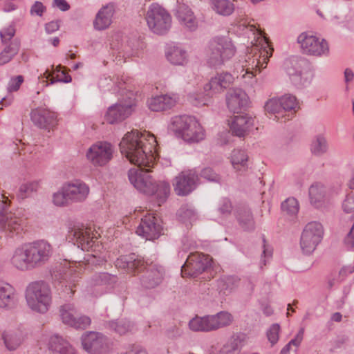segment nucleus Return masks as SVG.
<instances>
[{"instance_id":"f257e3e1","label":"nucleus","mask_w":354,"mask_h":354,"mask_svg":"<svg viewBox=\"0 0 354 354\" xmlns=\"http://www.w3.org/2000/svg\"><path fill=\"white\" fill-rule=\"evenodd\" d=\"M156 146L157 140L153 134L138 130L128 132L120 142L121 153L138 166L129 171L130 183L138 191L147 195H153L154 181L149 174V169L145 170L142 167H153Z\"/></svg>"},{"instance_id":"f03ea898","label":"nucleus","mask_w":354,"mask_h":354,"mask_svg":"<svg viewBox=\"0 0 354 354\" xmlns=\"http://www.w3.org/2000/svg\"><path fill=\"white\" fill-rule=\"evenodd\" d=\"M115 265L118 268L124 269L133 274L146 270L140 278V283L147 289L155 288L164 279L165 269L162 266L156 263H149L134 253L120 256L115 261Z\"/></svg>"},{"instance_id":"7ed1b4c3","label":"nucleus","mask_w":354,"mask_h":354,"mask_svg":"<svg viewBox=\"0 0 354 354\" xmlns=\"http://www.w3.org/2000/svg\"><path fill=\"white\" fill-rule=\"evenodd\" d=\"M52 254V247L44 240L34 241L16 249L11 259L14 267L28 270L46 263Z\"/></svg>"},{"instance_id":"20e7f679","label":"nucleus","mask_w":354,"mask_h":354,"mask_svg":"<svg viewBox=\"0 0 354 354\" xmlns=\"http://www.w3.org/2000/svg\"><path fill=\"white\" fill-rule=\"evenodd\" d=\"M170 125L176 135L187 143H198L205 138L203 127L193 116L176 115L171 118Z\"/></svg>"},{"instance_id":"39448f33","label":"nucleus","mask_w":354,"mask_h":354,"mask_svg":"<svg viewBox=\"0 0 354 354\" xmlns=\"http://www.w3.org/2000/svg\"><path fill=\"white\" fill-rule=\"evenodd\" d=\"M235 53V46L229 38L216 37L209 42L206 52L207 63L211 67L221 68Z\"/></svg>"},{"instance_id":"423d86ee","label":"nucleus","mask_w":354,"mask_h":354,"mask_svg":"<svg viewBox=\"0 0 354 354\" xmlns=\"http://www.w3.org/2000/svg\"><path fill=\"white\" fill-rule=\"evenodd\" d=\"M26 299L28 307L33 311L46 313L52 302L51 291L49 285L43 281L30 283L26 290Z\"/></svg>"},{"instance_id":"0eeeda50","label":"nucleus","mask_w":354,"mask_h":354,"mask_svg":"<svg viewBox=\"0 0 354 354\" xmlns=\"http://www.w3.org/2000/svg\"><path fill=\"white\" fill-rule=\"evenodd\" d=\"M89 194L88 186L80 180L68 183L53 194V201L57 206H65L73 203H81Z\"/></svg>"},{"instance_id":"6e6552de","label":"nucleus","mask_w":354,"mask_h":354,"mask_svg":"<svg viewBox=\"0 0 354 354\" xmlns=\"http://www.w3.org/2000/svg\"><path fill=\"white\" fill-rule=\"evenodd\" d=\"M233 321L231 313L220 311L215 315L196 316L189 322V328L194 332H211L228 326Z\"/></svg>"},{"instance_id":"1a4fd4ad","label":"nucleus","mask_w":354,"mask_h":354,"mask_svg":"<svg viewBox=\"0 0 354 354\" xmlns=\"http://www.w3.org/2000/svg\"><path fill=\"white\" fill-rule=\"evenodd\" d=\"M145 19L150 30L156 35H165L171 27L170 14L157 3H153L149 6Z\"/></svg>"},{"instance_id":"9d476101","label":"nucleus","mask_w":354,"mask_h":354,"mask_svg":"<svg viewBox=\"0 0 354 354\" xmlns=\"http://www.w3.org/2000/svg\"><path fill=\"white\" fill-rule=\"evenodd\" d=\"M284 67L292 84L301 88L308 85L312 80V73L309 71V64L306 59L291 57L284 62Z\"/></svg>"},{"instance_id":"9b49d317","label":"nucleus","mask_w":354,"mask_h":354,"mask_svg":"<svg viewBox=\"0 0 354 354\" xmlns=\"http://www.w3.org/2000/svg\"><path fill=\"white\" fill-rule=\"evenodd\" d=\"M324 235V228L319 222L311 221L308 223L301 234L300 248L305 254L313 253L322 241Z\"/></svg>"},{"instance_id":"f8f14e48","label":"nucleus","mask_w":354,"mask_h":354,"mask_svg":"<svg viewBox=\"0 0 354 354\" xmlns=\"http://www.w3.org/2000/svg\"><path fill=\"white\" fill-rule=\"evenodd\" d=\"M82 348L89 354H108L111 351L109 339L104 334L87 331L81 337Z\"/></svg>"},{"instance_id":"ddd939ff","label":"nucleus","mask_w":354,"mask_h":354,"mask_svg":"<svg viewBox=\"0 0 354 354\" xmlns=\"http://www.w3.org/2000/svg\"><path fill=\"white\" fill-rule=\"evenodd\" d=\"M67 239L82 250H89L93 243V234L91 227L78 222L68 224Z\"/></svg>"},{"instance_id":"4468645a","label":"nucleus","mask_w":354,"mask_h":354,"mask_svg":"<svg viewBox=\"0 0 354 354\" xmlns=\"http://www.w3.org/2000/svg\"><path fill=\"white\" fill-rule=\"evenodd\" d=\"M272 50L273 49L269 46L268 44L266 47L260 49L255 47L252 49L251 52L246 55L245 65L243 66L245 68V73H251L253 77L255 75L254 73L266 68L269 58L272 55Z\"/></svg>"},{"instance_id":"2eb2a0df","label":"nucleus","mask_w":354,"mask_h":354,"mask_svg":"<svg viewBox=\"0 0 354 354\" xmlns=\"http://www.w3.org/2000/svg\"><path fill=\"white\" fill-rule=\"evenodd\" d=\"M297 42L305 54L314 56L328 55V44L324 39L320 40L316 36L304 32L298 36Z\"/></svg>"},{"instance_id":"dca6fc26","label":"nucleus","mask_w":354,"mask_h":354,"mask_svg":"<svg viewBox=\"0 0 354 354\" xmlns=\"http://www.w3.org/2000/svg\"><path fill=\"white\" fill-rule=\"evenodd\" d=\"M212 259L202 253H191L181 268L183 277H196L211 266Z\"/></svg>"},{"instance_id":"f3484780","label":"nucleus","mask_w":354,"mask_h":354,"mask_svg":"<svg viewBox=\"0 0 354 354\" xmlns=\"http://www.w3.org/2000/svg\"><path fill=\"white\" fill-rule=\"evenodd\" d=\"M136 105L135 98L131 93L127 100H120L115 104L109 107L105 118L109 124H115L123 121L133 112Z\"/></svg>"},{"instance_id":"a211bd4d","label":"nucleus","mask_w":354,"mask_h":354,"mask_svg":"<svg viewBox=\"0 0 354 354\" xmlns=\"http://www.w3.org/2000/svg\"><path fill=\"white\" fill-rule=\"evenodd\" d=\"M0 230L8 236L18 234L23 230V220L11 212L3 214L8 207V198L0 196Z\"/></svg>"},{"instance_id":"6ab92c4d","label":"nucleus","mask_w":354,"mask_h":354,"mask_svg":"<svg viewBox=\"0 0 354 354\" xmlns=\"http://www.w3.org/2000/svg\"><path fill=\"white\" fill-rule=\"evenodd\" d=\"M113 147L107 142L99 141L92 145L86 152L88 160L94 166H104L113 158Z\"/></svg>"},{"instance_id":"aec40b11","label":"nucleus","mask_w":354,"mask_h":354,"mask_svg":"<svg viewBox=\"0 0 354 354\" xmlns=\"http://www.w3.org/2000/svg\"><path fill=\"white\" fill-rule=\"evenodd\" d=\"M198 175L194 170L183 171L175 177L173 186L178 196H187L193 192L197 185Z\"/></svg>"},{"instance_id":"412c9836","label":"nucleus","mask_w":354,"mask_h":354,"mask_svg":"<svg viewBox=\"0 0 354 354\" xmlns=\"http://www.w3.org/2000/svg\"><path fill=\"white\" fill-rule=\"evenodd\" d=\"M162 231L160 220L153 214H148L141 218L136 233L147 240H154L160 236Z\"/></svg>"},{"instance_id":"4be33fe9","label":"nucleus","mask_w":354,"mask_h":354,"mask_svg":"<svg viewBox=\"0 0 354 354\" xmlns=\"http://www.w3.org/2000/svg\"><path fill=\"white\" fill-rule=\"evenodd\" d=\"M234 80V77L231 73L228 72L218 73L204 86L205 91L207 92V95L214 96L228 88L232 84Z\"/></svg>"},{"instance_id":"5701e85b","label":"nucleus","mask_w":354,"mask_h":354,"mask_svg":"<svg viewBox=\"0 0 354 354\" xmlns=\"http://www.w3.org/2000/svg\"><path fill=\"white\" fill-rule=\"evenodd\" d=\"M57 113L46 109H35L30 112V119L33 124L41 128L49 129L57 125Z\"/></svg>"},{"instance_id":"b1692460","label":"nucleus","mask_w":354,"mask_h":354,"mask_svg":"<svg viewBox=\"0 0 354 354\" xmlns=\"http://www.w3.org/2000/svg\"><path fill=\"white\" fill-rule=\"evenodd\" d=\"M179 24L189 31L198 28V20L192 10L186 4L178 3L174 12Z\"/></svg>"},{"instance_id":"393cba45","label":"nucleus","mask_w":354,"mask_h":354,"mask_svg":"<svg viewBox=\"0 0 354 354\" xmlns=\"http://www.w3.org/2000/svg\"><path fill=\"white\" fill-rule=\"evenodd\" d=\"M249 97L247 93L240 88L230 89L226 94V103L228 109L234 112H239L248 106Z\"/></svg>"},{"instance_id":"a878e982","label":"nucleus","mask_w":354,"mask_h":354,"mask_svg":"<svg viewBox=\"0 0 354 354\" xmlns=\"http://www.w3.org/2000/svg\"><path fill=\"white\" fill-rule=\"evenodd\" d=\"M254 118L248 114H241L234 117L230 130L236 136L242 137L254 126Z\"/></svg>"},{"instance_id":"bb28decb","label":"nucleus","mask_w":354,"mask_h":354,"mask_svg":"<svg viewBox=\"0 0 354 354\" xmlns=\"http://www.w3.org/2000/svg\"><path fill=\"white\" fill-rule=\"evenodd\" d=\"M176 103V98L167 94L156 95L147 100L149 109L153 111H163L171 109Z\"/></svg>"},{"instance_id":"cd10ccee","label":"nucleus","mask_w":354,"mask_h":354,"mask_svg":"<svg viewBox=\"0 0 354 354\" xmlns=\"http://www.w3.org/2000/svg\"><path fill=\"white\" fill-rule=\"evenodd\" d=\"M114 7L112 4L103 6L97 13L93 21V26L97 30L106 29L112 22Z\"/></svg>"},{"instance_id":"c85d7f7f","label":"nucleus","mask_w":354,"mask_h":354,"mask_svg":"<svg viewBox=\"0 0 354 354\" xmlns=\"http://www.w3.org/2000/svg\"><path fill=\"white\" fill-rule=\"evenodd\" d=\"M16 301L15 288L8 283L0 281V307L10 308L15 306Z\"/></svg>"},{"instance_id":"c756f323","label":"nucleus","mask_w":354,"mask_h":354,"mask_svg":"<svg viewBox=\"0 0 354 354\" xmlns=\"http://www.w3.org/2000/svg\"><path fill=\"white\" fill-rule=\"evenodd\" d=\"M48 348L59 354H76L74 348L62 337L58 335L51 336L48 341Z\"/></svg>"},{"instance_id":"7c9ffc66","label":"nucleus","mask_w":354,"mask_h":354,"mask_svg":"<svg viewBox=\"0 0 354 354\" xmlns=\"http://www.w3.org/2000/svg\"><path fill=\"white\" fill-rule=\"evenodd\" d=\"M235 216L239 225L245 231H252L254 229V221L250 208L246 206L238 207Z\"/></svg>"},{"instance_id":"2f4dec72","label":"nucleus","mask_w":354,"mask_h":354,"mask_svg":"<svg viewBox=\"0 0 354 354\" xmlns=\"http://www.w3.org/2000/svg\"><path fill=\"white\" fill-rule=\"evenodd\" d=\"M79 278V272L73 268L66 269L61 274L60 283L65 286V291L69 295V297L74 294L75 290H73V288L76 286Z\"/></svg>"},{"instance_id":"473e14b6","label":"nucleus","mask_w":354,"mask_h":354,"mask_svg":"<svg viewBox=\"0 0 354 354\" xmlns=\"http://www.w3.org/2000/svg\"><path fill=\"white\" fill-rule=\"evenodd\" d=\"M106 328L120 335L131 332L134 328L133 324L127 319L111 320L105 323Z\"/></svg>"},{"instance_id":"72a5a7b5","label":"nucleus","mask_w":354,"mask_h":354,"mask_svg":"<svg viewBox=\"0 0 354 354\" xmlns=\"http://www.w3.org/2000/svg\"><path fill=\"white\" fill-rule=\"evenodd\" d=\"M234 0H209L212 9L218 15L229 17L235 10Z\"/></svg>"},{"instance_id":"f704fd0d","label":"nucleus","mask_w":354,"mask_h":354,"mask_svg":"<svg viewBox=\"0 0 354 354\" xmlns=\"http://www.w3.org/2000/svg\"><path fill=\"white\" fill-rule=\"evenodd\" d=\"M245 340L244 334L233 335L230 342L221 349L219 354H239L244 345Z\"/></svg>"},{"instance_id":"c9c22d12","label":"nucleus","mask_w":354,"mask_h":354,"mask_svg":"<svg viewBox=\"0 0 354 354\" xmlns=\"http://www.w3.org/2000/svg\"><path fill=\"white\" fill-rule=\"evenodd\" d=\"M4 45L5 47L0 52V66L10 62L20 49V41L18 39H14L9 44Z\"/></svg>"},{"instance_id":"e433bc0d","label":"nucleus","mask_w":354,"mask_h":354,"mask_svg":"<svg viewBox=\"0 0 354 354\" xmlns=\"http://www.w3.org/2000/svg\"><path fill=\"white\" fill-rule=\"evenodd\" d=\"M240 279L235 276H225L217 281V288L220 294L228 295L239 286Z\"/></svg>"},{"instance_id":"4c0bfd02","label":"nucleus","mask_w":354,"mask_h":354,"mask_svg":"<svg viewBox=\"0 0 354 354\" xmlns=\"http://www.w3.org/2000/svg\"><path fill=\"white\" fill-rule=\"evenodd\" d=\"M3 339L6 348L9 351L17 349L24 339V335L21 330H8L3 334Z\"/></svg>"},{"instance_id":"58836bf2","label":"nucleus","mask_w":354,"mask_h":354,"mask_svg":"<svg viewBox=\"0 0 354 354\" xmlns=\"http://www.w3.org/2000/svg\"><path fill=\"white\" fill-rule=\"evenodd\" d=\"M248 156L245 151L239 149H234L231 155V162L233 168L239 172L248 169Z\"/></svg>"},{"instance_id":"ea45409f","label":"nucleus","mask_w":354,"mask_h":354,"mask_svg":"<svg viewBox=\"0 0 354 354\" xmlns=\"http://www.w3.org/2000/svg\"><path fill=\"white\" fill-rule=\"evenodd\" d=\"M166 57L168 61L174 65H183L187 62V52L178 46L169 48Z\"/></svg>"},{"instance_id":"a19ab883","label":"nucleus","mask_w":354,"mask_h":354,"mask_svg":"<svg viewBox=\"0 0 354 354\" xmlns=\"http://www.w3.org/2000/svg\"><path fill=\"white\" fill-rule=\"evenodd\" d=\"M325 188L323 185L316 183L309 188V197L310 203L316 207L322 202L325 196Z\"/></svg>"},{"instance_id":"79ce46f5","label":"nucleus","mask_w":354,"mask_h":354,"mask_svg":"<svg viewBox=\"0 0 354 354\" xmlns=\"http://www.w3.org/2000/svg\"><path fill=\"white\" fill-rule=\"evenodd\" d=\"M60 316L63 323L71 326L76 317V310L73 304H66L60 307Z\"/></svg>"},{"instance_id":"37998d69","label":"nucleus","mask_w":354,"mask_h":354,"mask_svg":"<svg viewBox=\"0 0 354 354\" xmlns=\"http://www.w3.org/2000/svg\"><path fill=\"white\" fill-rule=\"evenodd\" d=\"M328 150V142L322 136H318L312 142L311 151L315 156H322Z\"/></svg>"},{"instance_id":"c03bdc74","label":"nucleus","mask_w":354,"mask_h":354,"mask_svg":"<svg viewBox=\"0 0 354 354\" xmlns=\"http://www.w3.org/2000/svg\"><path fill=\"white\" fill-rule=\"evenodd\" d=\"M154 187L153 194H156L161 201H165L170 193L169 183L165 181L154 182Z\"/></svg>"},{"instance_id":"a18cd8bd","label":"nucleus","mask_w":354,"mask_h":354,"mask_svg":"<svg viewBox=\"0 0 354 354\" xmlns=\"http://www.w3.org/2000/svg\"><path fill=\"white\" fill-rule=\"evenodd\" d=\"M283 112L295 110L298 107V102L295 96L286 94L281 97Z\"/></svg>"},{"instance_id":"49530a36","label":"nucleus","mask_w":354,"mask_h":354,"mask_svg":"<svg viewBox=\"0 0 354 354\" xmlns=\"http://www.w3.org/2000/svg\"><path fill=\"white\" fill-rule=\"evenodd\" d=\"M178 215L180 220L183 222H192L196 219V213L195 210L188 206L183 205L178 212Z\"/></svg>"},{"instance_id":"de8ad7c7","label":"nucleus","mask_w":354,"mask_h":354,"mask_svg":"<svg viewBox=\"0 0 354 354\" xmlns=\"http://www.w3.org/2000/svg\"><path fill=\"white\" fill-rule=\"evenodd\" d=\"M281 209L289 215H295L299 211V203L295 198H288L281 203Z\"/></svg>"},{"instance_id":"09e8293b","label":"nucleus","mask_w":354,"mask_h":354,"mask_svg":"<svg viewBox=\"0 0 354 354\" xmlns=\"http://www.w3.org/2000/svg\"><path fill=\"white\" fill-rule=\"evenodd\" d=\"M265 110L273 114H282L283 112L281 106V97L268 100L265 104Z\"/></svg>"},{"instance_id":"8fccbe9b","label":"nucleus","mask_w":354,"mask_h":354,"mask_svg":"<svg viewBox=\"0 0 354 354\" xmlns=\"http://www.w3.org/2000/svg\"><path fill=\"white\" fill-rule=\"evenodd\" d=\"M213 96L207 95V92L194 93L189 95L190 102L195 106L207 105Z\"/></svg>"},{"instance_id":"3c124183","label":"nucleus","mask_w":354,"mask_h":354,"mask_svg":"<svg viewBox=\"0 0 354 354\" xmlns=\"http://www.w3.org/2000/svg\"><path fill=\"white\" fill-rule=\"evenodd\" d=\"M113 277L107 272L95 273L91 278V283L95 286H100L109 283Z\"/></svg>"},{"instance_id":"603ef678","label":"nucleus","mask_w":354,"mask_h":354,"mask_svg":"<svg viewBox=\"0 0 354 354\" xmlns=\"http://www.w3.org/2000/svg\"><path fill=\"white\" fill-rule=\"evenodd\" d=\"M91 319L86 315H81L75 317L71 323V326L77 329H85L91 325Z\"/></svg>"},{"instance_id":"864d4df0","label":"nucleus","mask_w":354,"mask_h":354,"mask_svg":"<svg viewBox=\"0 0 354 354\" xmlns=\"http://www.w3.org/2000/svg\"><path fill=\"white\" fill-rule=\"evenodd\" d=\"M37 189V183H29L23 184L19 187V197L24 199L28 197L32 192H35Z\"/></svg>"},{"instance_id":"5fc2aeb1","label":"nucleus","mask_w":354,"mask_h":354,"mask_svg":"<svg viewBox=\"0 0 354 354\" xmlns=\"http://www.w3.org/2000/svg\"><path fill=\"white\" fill-rule=\"evenodd\" d=\"M15 35V28L14 26H9L6 28H3L0 31V37L1 41L3 44H9L13 39V37Z\"/></svg>"},{"instance_id":"6e6d98bb","label":"nucleus","mask_w":354,"mask_h":354,"mask_svg":"<svg viewBox=\"0 0 354 354\" xmlns=\"http://www.w3.org/2000/svg\"><path fill=\"white\" fill-rule=\"evenodd\" d=\"M343 211L348 214H353L351 219H354V193L349 194L342 203Z\"/></svg>"},{"instance_id":"4d7b16f0","label":"nucleus","mask_w":354,"mask_h":354,"mask_svg":"<svg viewBox=\"0 0 354 354\" xmlns=\"http://www.w3.org/2000/svg\"><path fill=\"white\" fill-rule=\"evenodd\" d=\"M280 330V326L278 324H273L270 326L267 330V337L270 344L273 346L279 340V334Z\"/></svg>"},{"instance_id":"13d9d810","label":"nucleus","mask_w":354,"mask_h":354,"mask_svg":"<svg viewBox=\"0 0 354 354\" xmlns=\"http://www.w3.org/2000/svg\"><path fill=\"white\" fill-rule=\"evenodd\" d=\"M202 178L215 183H219L221 177L211 167H205L203 169L200 173Z\"/></svg>"},{"instance_id":"bf43d9fd","label":"nucleus","mask_w":354,"mask_h":354,"mask_svg":"<svg viewBox=\"0 0 354 354\" xmlns=\"http://www.w3.org/2000/svg\"><path fill=\"white\" fill-rule=\"evenodd\" d=\"M45 77L48 79L50 76H52L50 80V84H54L55 82H62L65 83H69L72 81L71 77L66 74L64 71H61V75H57V77H53V75L48 73V71L44 73Z\"/></svg>"},{"instance_id":"052dcab7","label":"nucleus","mask_w":354,"mask_h":354,"mask_svg":"<svg viewBox=\"0 0 354 354\" xmlns=\"http://www.w3.org/2000/svg\"><path fill=\"white\" fill-rule=\"evenodd\" d=\"M232 209V206L230 201L227 198H223L218 207L219 212L224 216H227L231 213Z\"/></svg>"},{"instance_id":"680f3d73","label":"nucleus","mask_w":354,"mask_h":354,"mask_svg":"<svg viewBox=\"0 0 354 354\" xmlns=\"http://www.w3.org/2000/svg\"><path fill=\"white\" fill-rule=\"evenodd\" d=\"M24 82V77L18 75L15 78H12L8 83V90L9 92H14L19 90Z\"/></svg>"},{"instance_id":"e2e57ef3","label":"nucleus","mask_w":354,"mask_h":354,"mask_svg":"<svg viewBox=\"0 0 354 354\" xmlns=\"http://www.w3.org/2000/svg\"><path fill=\"white\" fill-rule=\"evenodd\" d=\"M344 243L348 250H351L354 248V224L344 238Z\"/></svg>"},{"instance_id":"0e129e2a","label":"nucleus","mask_w":354,"mask_h":354,"mask_svg":"<svg viewBox=\"0 0 354 354\" xmlns=\"http://www.w3.org/2000/svg\"><path fill=\"white\" fill-rule=\"evenodd\" d=\"M46 10L45 6L40 1H35L30 8V14L32 15H36L37 16H42Z\"/></svg>"},{"instance_id":"69168bd1","label":"nucleus","mask_w":354,"mask_h":354,"mask_svg":"<svg viewBox=\"0 0 354 354\" xmlns=\"http://www.w3.org/2000/svg\"><path fill=\"white\" fill-rule=\"evenodd\" d=\"M304 334V328H301L299 329L295 337L288 342L289 345L294 346L297 348L303 340Z\"/></svg>"},{"instance_id":"338daca9","label":"nucleus","mask_w":354,"mask_h":354,"mask_svg":"<svg viewBox=\"0 0 354 354\" xmlns=\"http://www.w3.org/2000/svg\"><path fill=\"white\" fill-rule=\"evenodd\" d=\"M59 28V22L53 21L46 24L45 30L47 33L50 34L57 30Z\"/></svg>"},{"instance_id":"774afa93","label":"nucleus","mask_w":354,"mask_h":354,"mask_svg":"<svg viewBox=\"0 0 354 354\" xmlns=\"http://www.w3.org/2000/svg\"><path fill=\"white\" fill-rule=\"evenodd\" d=\"M124 354H147L145 349L139 346L132 345Z\"/></svg>"}]
</instances>
